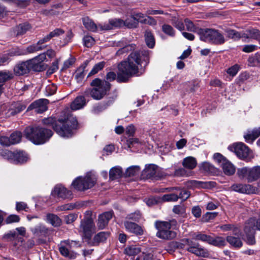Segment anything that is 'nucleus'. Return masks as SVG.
I'll list each match as a JSON object with an SVG mask.
<instances>
[{"label":"nucleus","mask_w":260,"mask_h":260,"mask_svg":"<svg viewBox=\"0 0 260 260\" xmlns=\"http://www.w3.org/2000/svg\"><path fill=\"white\" fill-rule=\"evenodd\" d=\"M86 105L85 97L80 95L75 98L70 105V108L66 107L61 113L57 121L52 123L53 129L60 136L71 137L78 127V122L75 117L71 114L72 110H78Z\"/></svg>","instance_id":"1"},{"label":"nucleus","mask_w":260,"mask_h":260,"mask_svg":"<svg viewBox=\"0 0 260 260\" xmlns=\"http://www.w3.org/2000/svg\"><path fill=\"white\" fill-rule=\"evenodd\" d=\"M142 64L140 53L132 52L127 60L121 62L118 66L117 81L125 82L130 77L142 75L144 72Z\"/></svg>","instance_id":"2"},{"label":"nucleus","mask_w":260,"mask_h":260,"mask_svg":"<svg viewBox=\"0 0 260 260\" xmlns=\"http://www.w3.org/2000/svg\"><path fill=\"white\" fill-rule=\"evenodd\" d=\"M48 129L39 125H33L25 128V137L36 145L45 143L47 140Z\"/></svg>","instance_id":"3"},{"label":"nucleus","mask_w":260,"mask_h":260,"mask_svg":"<svg viewBox=\"0 0 260 260\" xmlns=\"http://www.w3.org/2000/svg\"><path fill=\"white\" fill-rule=\"evenodd\" d=\"M90 85L93 88L87 89L85 91V94H89L93 99L96 100L102 99L111 87L110 83L99 78L93 80Z\"/></svg>","instance_id":"4"},{"label":"nucleus","mask_w":260,"mask_h":260,"mask_svg":"<svg viewBox=\"0 0 260 260\" xmlns=\"http://www.w3.org/2000/svg\"><path fill=\"white\" fill-rule=\"evenodd\" d=\"M197 34L201 40L206 42L215 45H222L225 42L223 35L217 29L200 28L198 30Z\"/></svg>","instance_id":"5"},{"label":"nucleus","mask_w":260,"mask_h":260,"mask_svg":"<svg viewBox=\"0 0 260 260\" xmlns=\"http://www.w3.org/2000/svg\"><path fill=\"white\" fill-rule=\"evenodd\" d=\"M96 182L95 176L91 173H88L84 177H77L73 181L72 185L79 191H84L92 187Z\"/></svg>","instance_id":"6"},{"label":"nucleus","mask_w":260,"mask_h":260,"mask_svg":"<svg viewBox=\"0 0 260 260\" xmlns=\"http://www.w3.org/2000/svg\"><path fill=\"white\" fill-rule=\"evenodd\" d=\"M155 226L157 230L156 236L159 238L169 240L176 236V233L171 230V225L169 222L157 221L155 223Z\"/></svg>","instance_id":"7"},{"label":"nucleus","mask_w":260,"mask_h":260,"mask_svg":"<svg viewBox=\"0 0 260 260\" xmlns=\"http://www.w3.org/2000/svg\"><path fill=\"white\" fill-rule=\"evenodd\" d=\"M237 174L240 178H246L248 182H252L260 178V166L252 168L244 167L238 169Z\"/></svg>","instance_id":"8"},{"label":"nucleus","mask_w":260,"mask_h":260,"mask_svg":"<svg viewBox=\"0 0 260 260\" xmlns=\"http://www.w3.org/2000/svg\"><path fill=\"white\" fill-rule=\"evenodd\" d=\"M228 149L241 159H249L250 157L251 152L248 147L243 143L234 144L229 146Z\"/></svg>","instance_id":"9"},{"label":"nucleus","mask_w":260,"mask_h":260,"mask_svg":"<svg viewBox=\"0 0 260 260\" xmlns=\"http://www.w3.org/2000/svg\"><path fill=\"white\" fill-rule=\"evenodd\" d=\"M183 241L184 244L187 246V250L189 252L199 256L204 257H208L209 256L210 254L209 252L206 249L200 247L198 243H196L188 239H185Z\"/></svg>","instance_id":"10"},{"label":"nucleus","mask_w":260,"mask_h":260,"mask_svg":"<svg viewBox=\"0 0 260 260\" xmlns=\"http://www.w3.org/2000/svg\"><path fill=\"white\" fill-rule=\"evenodd\" d=\"M94 231V223L91 218H86L81 220L79 232L82 233L84 237L88 239L90 238Z\"/></svg>","instance_id":"11"},{"label":"nucleus","mask_w":260,"mask_h":260,"mask_svg":"<svg viewBox=\"0 0 260 260\" xmlns=\"http://www.w3.org/2000/svg\"><path fill=\"white\" fill-rule=\"evenodd\" d=\"M48 101L45 99H40L32 102L27 108V111L34 110L37 114H41L48 109Z\"/></svg>","instance_id":"12"},{"label":"nucleus","mask_w":260,"mask_h":260,"mask_svg":"<svg viewBox=\"0 0 260 260\" xmlns=\"http://www.w3.org/2000/svg\"><path fill=\"white\" fill-rule=\"evenodd\" d=\"M51 194L63 199H71L73 197L72 192L61 184L56 185L52 190Z\"/></svg>","instance_id":"13"},{"label":"nucleus","mask_w":260,"mask_h":260,"mask_svg":"<svg viewBox=\"0 0 260 260\" xmlns=\"http://www.w3.org/2000/svg\"><path fill=\"white\" fill-rule=\"evenodd\" d=\"M48 39L49 37L47 35L44 39L40 40L37 43L28 46L25 49L26 54L33 53L46 49L48 47L47 42Z\"/></svg>","instance_id":"14"},{"label":"nucleus","mask_w":260,"mask_h":260,"mask_svg":"<svg viewBox=\"0 0 260 260\" xmlns=\"http://www.w3.org/2000/svg\"><path fill=\"white\" fill-rule=\"evenodd\" d=\"M231 189L235 191L242 193L251 194L255 193L257 188L250 184L237 183L231 186Z\"/></svg>","instance_id":"15"},{"label":"nucleus","mask_w":260,"mask_h":260,"mask_svg":"<svg viewBox=\"0 0 260 260\" xmlns=\"http://www.w3.org/2000/svg\"><path fill=\"white\" fill-rule=\"evenodd\" d=\"M123 26H124V21L121 19L117 18L110 19L108 23L100 25V30H108Z\"/></svg>","instance_id":"16"},{"label":"nucleus","mask_w":260,"mask_h":260,"mask_svg":"<svg viewBox=\"0 0 260 260\" xmlns=\"http://www.w3.org/2000/svg\"><path fill=\"white\" fill-rule=\"evenodd\" d=\"M7 155L13 157L14 161L16 163H23L27 161L28 158L27 154L23 151H8L7 153Z\"/></svg>","instance_id":"17"},{"label":"nucleus","mask_w":260,"mask_h":260,"mask_svg":"<svg viewBox=\"0 0 260 260\" xmlns=\"http://www.w3.org/2000/svg\"><path fill=\"white\" fill-rule=\"evenodd\" d=\"M27 60L17 64L14 68V72L17 76H22L30 71Z\"/></svg>","instance_id":"18"},{"label":"nucleus","mask_w":260,"mask_h":260,"mask_svg":"<svg viewBox=\"0 0 260 260\" xmlns=\"http://www.w3.org/2000/svg\"><path fill=\"white\" fill-rule=\"evenodd\" d=\"M211 182H204L198 180H189L185 182V186L191 189L195 188H208L211 185Z\"/></svg>","instance_id":"19"},{"label":"nucleus","mask_w":260,"mask_h":260,"mask_svg":"<svg viewBox=\"0 0 260 260\" xmlns=\"http://www.w3.org/2000/svg\"><path fill=\"white\" fill-rule=\"evenodd\" d=\"M113 214L112 211H108L100 215L98 218V227L101 229L105 228L112 218Z\"/></svg>","instance_id":"20"},{"label":"nucleus","mask_w":260,"mask_h":260,"mask_svg":"<svg viewBox=\"0 0 260 260\" xmlns=\"http://www.w3.org/2000/svg\"><path fill=\"white\" fill-rule=\"evenodd\" d=\"M124 225L126 230L130 233L137 235H142L143 234V229L134 222L125 221L124 222Z\"/></svg>","instance_id":"21"},{"label":"nucleus","mask_w":260,"mask_h":260,"mask_svg":"<svg viewBox=\"0 0 260 260\" xmlns=\"http://www.w3.org/2000/svg\"><path fill=\"white\" fill-rule=\"evenodd\" d=\"M158 171V168L154 165H149L146 166L145 169L143 171V175L146 176L147 178L151 177H160L157 174Z\"/></svg>","instance_id":"22"},{"label":"nucleus","mask_w":260,"mask_h":260,"mask_svg":"<svg viewBox=\"0 0 260 260\" xmlns=\"http://www.w3.org/2000/svg\"><path fill=\"white\" fill-rule=\"evenodd\" d=\"M82 22L85 27L89 31L95 32L100 30L101 24L97 25L94 22L88 17L82 18Z\"/></svg>","instance_id":"23"},{"label":"nucleus","mask_w":260,"mask_h":260,"mask_svg":"<svg viewBox=\"0 0 260 260\" xmlns=\"http://www.w3.org/2000/svg\"><path fill=\"white\" fill-rule=\"evenodd\" d=\"M165 189L168 191H174L176 190L179 199H181L183 201L187 200L190 196L189 191L179 187L166 188Z\"/></svg>","instance_id":"24"},{"label":"nucleus","mask_w":260,"mask_h":260,"mask_svg":"<svg viewBox=\"0 0 260 260\" xmlns=\"http://www.w3.org/2000/svg\"><path fill=\"white\" fill-rule=\"evenodd\" d=\"M223 171L226 175H233L236 171L235 166L228 160H223V162L220 165Z\"/></svg>","instance_id":"25"},{"label":"nucleus","mask_w":260,"mask_h":260,"mask_svg":"<svg viewBox=\"0 0 260 260\" xmlns=\"http://www.w3.org/2000/svg\"><path fill=\"white\" fill-rule=\"evenodd\" d=\"M87 66V62H84L79 67L74 73V77L77 82H81L85 76V69Z\"/></svg>","instance_id":"26"},{"label":"nucleus","mask_w":260,"mask_h":260,"mask_svg":"<svg viewBox=\"0 0 260 260\" xmlns=\"http://www.w3.org/2000/svg\"><path fill=\"white\" fill-rule=\"evenodd\" d=\"M141 251L140 247L138 245H131L127 246L124 249V253L128 256L133 257V259H135V256L139 254Z\"/></svg>","instance_id":"27"},{"label":"nucleus","mask_w":260,"mask_h":260,"mask_svg":"<svg viewBox=\"0 0 260 260\" xmlns=\"http://www.w3.org/2000/svg\"><path fill=\"white\" fill-rule=\"evenodd\" d=\"M31 29V26L27 23L20 24L14 28V35L16 36H22Z\"/></svg>","instance_id":"28"},{"label":"nucleus","mask_w":260,"mask_h":260,"mask_svg":"<svg viewBox=\"0 0 260 260\" xmlns=\"http://www.w3.org/2000/svg\"><path fill=\"white\" fill-rule=\"evenodd\" d=\"M251 228L253 230H258L260 231V218L255 219L250 218L246 225L244 231L246 233L249 232V229Z\"/></svg>","instance_id":"29"},{"label":"nucleus","mask_w":260,"mask_h":260,"mask_svg":"<svg viewBox=\"0 0 260 260\" xmlns=\"http://www.w3.org/2000/svg\"><path fill=\"white\" fill-rule=\"evenodd\" d=\"M197 162L196 159L192 156H188L183 159L182 161L183 166L189 170L193 169L197 166Z\"/></svg>","instance_id":"30"},{"label":"nucleus","mask_w":260,"mask_h":260,"mask_svg":"<svg viewBox=\"0 0 260 260\" xmlns=\"http://www.w3.org/2000/svg\"><path fill=\"white\" fill-rule=\"evenodd\" d=\"M226 241L233 247L240 248L242 246V242L239 236H228L226 237Z\"/></svg>","instance_id":"31"},{"label":"nucleus","mask_w":260,"mask_h":260,"mask_svg":"<svg viewBox=\"0 0 260 260\" xmlns=\"http://www.w3.org/2000/svg\"><path fill=\"white\" fill-rule=\"evenodd\" d=\"M208 244L217 247H222L226 245V241L222 237L214 238L210 236Z\"/></svg>","instance_id":"32"},{"label":"nucleus","mask_w":260,"mask_h":260,"mask_svg":"<svg viewBox=\"0 0 260 260\" xmlns=\"http://www.w3.org/2000/svg\"><path fill=\"white\" fill-rule=\"evenodd\" d=\"M109 236V233L105 232H101L97 234L93 239L94 245H98L99 243L104 242Z\"/></svg>","instance_id":"33"},{"label":"nucleus","mask_w":260,"mask_h":260,"mask_svg":"<svg viewBox=\"0 0 260 260\" xmlns=\"http://www.w3.org/2000/svg\"><path fill=\"white\" fill-rule=\"evenodd\" d=\"M30 70L34 71H41L43 69V66L41 64L38 59L35 57L27 60Z\"/></svg>","instance_id":"34"},{"label":"nucleus","mask_w":260,"mask_h":260,"mask_svg":"<svg viewBox=\"0 0 260 260\" xmlns=\"http://www.w3.org/2000/svg\"><path fill=\"white\" fill-rule=\"evenodd\" d=\"M122 171L120 167H115L112 168L109 172L110 179L113 180L121 177Z\"/></svg>","instance_id":"35"},{"label":"nucleus","mask_w":260,"mask_h":260,"mask_svg":"<svg viewBox=\"0 0 260 260\" xmlns=\"http://www.w3.org/2000/svg\"><path fill=\"white\" fill-rule=\"evenodd\" d=\"M226 36L230 39L234 41L239 40L240 38L244 37V34L242 35L240 32L231 29H228L225 30Z\"/></svg>","instance_id":"36"},{"label":"nucleus","mask_w":260,"mask_h":260,"mask_svg":"<svg viewBox=\"0 0 260 260\" xmlns=\"http://www.w3.org/2000/svg\"><path fill=\"white\" fill-rule=\"evenodd\" d=\"M145 40L148 47L152 48L154 46L155 40L154 36L149 30H146L145 32Z\"/></svg>","instance_id":"37"},{"label":"nucleus","mask_w":260,"mask_h":260,"mask_svg":"<svg viewBox=\"0 0 260 260\" xmlns=\"http://www.w3.org/2000/svg\"><path fill=\"white\" fill-rule=\"evenodd\" d=\"M31 232L37 236H46L48 233V229L43 225H39L32 228Z\"/></svg>","instance_id":"38"},{"label":"nucleus","mask_w":260,"mask_h":260,"mask_svg":"<svg viewBox=\"0 0 260 260\" xmlns=\"http://www.w3.org/2000/svg\"><path fill=\"white\" fill-rule=\"evenodd\" d=\"M60 245L59 249L60 252L62 255L71 258H74L76 257V253L69 251L68 248L65 246L66 245L64 244L61 243Z\"/></svg>","instance_id":"39"},{"label":"nucleus","mask_w":260,"mask_h":260,"mask_svg":"<svg viewBox=\"0 0 260 260\" xmlns=\"http://www.w3.org/2000/svg\"><path fill=\"white\" fill-rule=\"evenodd\" d=\"M248 62L249 66L260 67V54L256 53L251 55L248 58Z\"/></svg>","instance_id":"40"},{"label":"nucleus","mask_w":260,"mask_h":260,"mask_svg":"<svg viewBox=\"0 0 260 260\" xmlns=\"http://www.w3.org/2000/svg\"><path fill=\"white\" fill-rule=\"evenodd\" d=\"M172 193L164 194L162 197V201L164 202H176L179 199L176 191H172Z\"/></svg>","instance_id":"41"},{"label":"nucleus","mask_w":260,"mask_h":260,"mask_svg":"<svg viewBox=\"0 0 260 260\" xmlns=\"http://www.w3.org/2000/svg\"><path fill=\"white\" fill-rule=\"evenodd\" d=\"M13 73L9 71H0V83H3L13 78Z\"/></svg>","instance_id":"42"},{"label":"nucleus","mask_w":260,"mask_h":260,"mask_svg":"<svg viewBox=\"0 0 260 260\" xmlns=\"http://www.w3.org/2000/svg\"><path fill=\"white\" fill-rule=\"evenodd\" d=\"M65 34V31L60 28H55L50 31V40L53 38L60 39Z\"/></svg>","instance_id":"43"},{"label":"nucleus","mask_w":260,"mask_h":260,"mask_svg":"<svg viewBox=\"0 0 260 260\" xmlns=\"http://www.w3.org/2000/svg\"><path fill=\"white\" fill-rule=\"evenodd\" d=\"M248 33V36L244 34V37L248 38H252L256 40H260V31L256 29H251L247 30Z\"/></svg>","instance_id":"44"},{"label":"nucleus","mask_w":260,"mask_h":260,"mask_svg":"<svg viewBox=\"0 0 260 260\" xmlns=\"http://www.w3.org/2000/svg\"><path fill=\"white\" fill-rule=\"evenodd\" d=\"M210 236L202 234L201 233H194L192 235V238L194 240H200L208 243Z\"/></svg>","instance_id":"45"},{"label":"nucleus","mask_w":260,"mask_h":260,"mask_svg":"<svg viewBox=\"0 0 260 260\" xmlns=\"http://www.w3.org/2000/svg\"><path fill=\"white\" fill-rule=\"evenodd\" d=\"M200 169L201 171L206 173H212L214 170V166L208 162H204L200 164Z\"/></svg>","instance_id":"46"},{"label":"nucleus","mask_w":260,"mask_h":260,"mask_svg":"<svg viewBox=\"0 0 260 260\" xmlns=\"http://www.w3.org/2000/svg\"><path fill=\"white\" fill-rule=\"evenodd\" d=\"M105 65V62L104 61H101L95 64L89 73L88 76L89 77L98 73L100 71L102 70L104 68Z\"/></svg>","instance_id":"47"},{"label":"nucleus","mask_w":260,"mask_h":260,"mask_svg":"<svg viewBox=\"0 0 260 260\" xmlns=\"http://www.w3.org/2000/svg\"><path fill=\"white\" fill-rule=\"evenodd\" d=\"M22 138V134L19 132H16L12 133L10 136V139L12 145L18 143L20 142Z\"/></svg>","instance_id":"48"},{"label":"nucleus","mask_w":260,"mask_h":260,"mask_svg":"<svg viewBox=\"0 0 260 260\" xmlns=\"http://www.w3.org/2000/svg\"><path fill=\"white\" fill-rule=\"evenodd\" d=\"M124 26H126L128 28L136 27L138 24L134 15L127 18L125 21H124Z\"/></svg>","instance_id":"49"},{"label":"nucleus","mask_w":260,"mask_h":260,"mask_svg":"<svg viewBox=\"0 0 260 260\" xmlns=\"http://www.w3.org/2000/svg\"><path fill=\"white\" fill-rule=\"evenodd\" d=\"M9 56H18L26 54L25 49L19 48H13L8 53Z\"/></svg>","instance_id":"50"},{"label":"nucleus","mask_w":260,"mask_h":260,"mask_svg":"<svg viewBox=\"0 0 260 260\" xmlns=\"http://www.w3.org/2000/svg\"><path fill=\"white\" fill-rule=\"evenodd\" d=\"M185 207L182 204L175 205L173 208V212L178 215H183L185 213Z\"/></svg>","instance_id":"51"},{"label":"nucleus","mask_w":260,"mask_h":260,"mask_svg":"<svg viewBox=\"0 0 260 260\" xmlns=\"http://www.w3.org/2000/svg\"><path fill=\"white\" fill-rule=\"evenodd\" d=\"M62 244H64L69 248H76L80 246V243L78 241L67 240L61 241Z\"/></svg>","instance_id":"52"},{"label":"nucleus","mask_w":260,"mask_h":260,"mask_svg":"<svg viewBox=\"0 0 260 260\" xmlns=\"http://www.w3.org/2000/svg\"><path fill=\"white\" fill-rule=\"evenodd\" d=\"M184 23L186 26V29L188 31H194L197 33V31L200 28H197L194 25L193 23L189 19L186 18L184 20Z\"/></svg>","instance_id":"53"},{"label":"nucleus","mask_w":260,"mask_h":260,"mask_svg":"<svg viewBox=\"0 0 260 260\" xmlns=\"http://www.w3.org/2000/svg\"><path fill=\"white\" fill-rule=\"evenodd\" d=\"M61 219L54 214H50V223L54 226H58L61 224Z\"/></svg>","instance_id":"54"},{"label":"nucleus","mask_w":260,"mask_h":260,"mask_svg":"<svg viewBox=\"0 0 260 260\" xmlns=\"http://www.w3.org/2000/svg\"><path fill=\"white\" fill-rule=\"evenodd\" d=\"M162 30L164 33L170 36L173 37L175 35V30L170 25L164 24L162 26Z\"/></svg>","instance_id":"55"},{"label":"nucleus","mask_w":260,"mask_h":260,"mask_svg":"<svg viewBox=\"0 0 260 260\" xmlns=\"http://www.w3.org/2000/svg\"><path fill=\"white\" fill-rule=\"evenodd\" d=\"M140 168L138 166L130 167L126 170V175L128 176L136 175L140 171Z\"/></svg>","instance_id":"56"},{"label":"nucleus","mask_w":260,"mask_h":260,"mask_svg":"<svg viewBox=\"0 0 260 260\" xmlns=\"http://www.w3.org/2000/svg\"><path fill=\"white\" fill-rule=\"evenodd\" d=\"M51 66H50V74L55 72L58 69V64L60 61V58H54L52 60Z\"/></svg>","instance_id":"57"},{"label":"nucleus","mask_w":260,"mask_h":260,"mask_svg":"<svg viewBox=\"0 0 260 260\" xmlns=\"http://www.w3.org/2000/svg\"><path fill=\"white\" fill-rule=\"evenodd\" d=\"M83 43L85 46L87 47H91L94 43V39L90 36H86L83 38Z\"/></svg>","instance_id":"58"},{"label":"nucleus","mask_w":260,"mask_h":260,"mask_svg":"<svg viewBox=\"0 0 260 260\" xmlns=\"http://www.w3.org/2000/svg\"><path fill=\"white\" fill-rule=\"evenodd\" d=\"M20 220V217L15 214H11L9 215L6 219V222L7 224H10L14 222H18Z\"/></svg>","instance_id":"59"},{"label":"nucleus","mask_w":260,"mask_h":260,"mask_svg":"<svg viewBox=\"0 0 260 260\" xmlns=\"http://www.w3.org/2000/svg\"><path fill=\"white\" fill-rule=\"evenodd\" d=\"M134 260H155V258L152 253H143L142 256H138Z\"/></svg>","instance_id":"60"},{"label":"nucleus","mask_w":260,"mask_h":260,"mask_svg":"<svg viewBox=\"0 0 260 260\" xmlns=\"http://www.w3.org/2000/svg\"><path fill=\"white\" fill-rule=\"evenodd\" d=\"M134 48H135V45H134L133 44L128 45H127V46L123 47L122 48L119 49L117 51L116 54L117 55H119L123 54L124 52L132 51L134 49Z\"/></svg>","instance_id":"61"},{"label":"nucleus","mask_w":260,"mask_h":260,"mask_svg":"<svg viewBox=\"0 0 260 260\" xmlns=\"http://www.w3.org/2000/svg\"><path fill=\"white\" fill-rule=\"evenodd\" d=\"M240 67L238 64H235L229 68L227 70V73L232 76H235L239 70Z\"/></svg>","instance_id":"62"},{"label":"nucleus","mask_w":260,"mask_h":260,"mask_svg":"<svg viewBox=\"0 0 260 260\" xmlns=\"http://www.w3.org/2000/svg\"><path fill=\"white\" fill-rule=\"evenodd\" d=\"M75 62V59L73 57H70L68 59L64 61L61 70H66L71 67Z\"/></svg>","instance_id":"63"},{"label":"nucleus","mask_w":260,"mask_h":260,"mask_svg":"<svg viewBox=\"0 0 260 260\" xmlns=\"http://www.w3.org/2000/svg\"><path fill=\"white\" fill-rule=\"evenodd\" d=\"M141 215L140 212L139 211H137L133 213L128 214L126 218L128 219H132V220L137 221L139 220V219L141 218Z\"/></svg>","instance_id":"64"}]
</instances>
